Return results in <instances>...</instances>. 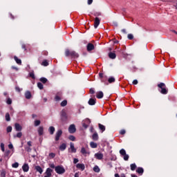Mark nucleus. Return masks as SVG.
Wrapping results in <instances>:
<instances>
[{
    "label": "nucleus",
    "instance_id": "nucleus-11",
    "mask_svg": "<svg viewBox=\"0 0 177 177\" xmlns=\"http://www.w3.org/2000/svg\"><path fill=\"white\" fill-rule=\"evenodd\" d=\"M88 103L90 106H95L96 104V98H90Z\"/></svg>",
    "mask_w": 177,
    "mask_h": 177
},
{
    "label": "nucleus",
    "instance_id": "nucleus-37",
    "mask_svg": "<svg viewBox=\"0 0 177 177\" xmlns=\"http://www.w3.org/2000/svg\"><path fill=\"white\" fill-rule=\"evenodd\" d=\"M62 107H66L67 106V100H64L61 102Z\"/></svg>",
    "mask_w": 177,
    "mask_h": 177
},
{
    "label": "nucleus",
    "instance_id": "nucleus-29",
    "mask_svg": "<svg viewBox=\"0 0 177 177\" xmlns=\"http://www.w3.org/2000/svg\"><path fill=\"white\" fill-rule=\"evenodd\" d=\"M108 82L109 84H113V82H115V78L111 77L108 79Z\"/></svg>",
    "mask_w": 177,
    "mask_h": 177
},
{
    "label": "nucleus",
    "instance_id": "nucleus-54",
    "mask_svg": "<svg viewBox=\"0 0 177 177\" xmlns=\"http://www.w3.org/2000/svg\"><path fill=\"white\" fill-rule=\"evenodd\" d=\"M27 145H28V146L29 147H31V146H32V142L31 141H28V142H27Z\"/></svg>",
    "mask_w": 177,
    "mask_h": 177
},
{
    "label": "nucleus",
    "instance_id": "nucleus-20",
    "mask_svg": "<svg viewBox=\"0 0 177 177\" xmlns=\"http://www.w3.org/2000/svg\"><path fill=\"white\" fill-rule=\"evenodd\" d=\"M103 96H104V94L102 91L97 92L96 97L97 99H102Z\"/></svg>",
    "mask_w": 177,
    "mask_h": 177
},
{
    "label": "nucleus",
    "instance_id": "nucleus-64",
    "mask_svg": "<svg viewBox=\"0 0 177 177\" xmlns=\"http://www.w3.org/2000/svg\"><path fill=\"white\" fill-rule=\"evenodd\" d=\"M50 168H56V167H55V164H51V165H50Z\"/></svg>",
    "mask_w": 177,
    "mask_h": 177
},
{
    "label": "nucleus",
    "instance_id": "nucleus-59",
    "mask_svg": "<svg viewBox=\"0 0 177 177\" xmlns=\"http://www.w3.org/2000/svg\"><path fill=\"white\" fill-rule=\"evenodd\" d=\"M26 151H31V149L30 147H26Z\"/></svg>",
    "mask_w": 177,
    "mask_h": 177
},
{
    "label": "nucleus",
    "instance_id": "nucleus-42",
    "mask_svg": "<svg viewBox=\"0 0 177 177\" xmlns=\"http://www.w3.org/2000/svg\"><path fill=\"white\" fill-rule=\"evenodd\" d=\"M37 86H38L39 89H44V84H42V83H41V82L37 83Z\"/></svg>",
    "mask_w": 177,
    "mask_h": 177
},
{
    "label": "nucleus",
    "instance_id": "nucleus-45",
    "mask_svg": "<svg viewBox=\"0 0 177 177\" xmlns=\"http://www.w3.org/2000/svg\"><path fill=\"white\" fill-rule=\"evenodd\" d=\"M68 139H69V140H71L72 142H75V136H70L68 137Z\"/></svg>",
    "mask_w": 177,
    "mask_h": 177
},
{
    "label": "nucleus",
    "instance_id": "nucleus-22",
    "mask_svg": "<svg viewBox=\"0 0 177 177\" xmlns=\"http://www.w3.org/2000/svg\"><path fill=\"white\" fill-rule=\"evenodd\" d=\"M38 133L39 136H42V135H44V127H39Z\"/></svg>",
    "mask_w": 177,
    "mask_h": 177
},
{
    "label": "nucleus",
    "instance_id": "nucleus-31",
    "mask_svg": "<svg viewBox=\"0 0 177 177\" xmlns=\"http://www.w3.org/2000/svg\"><path fill=\"white\" fill-rule=\"evenodd\" d=\"M10 150H6L4 153V156L5 157H10Z\"/></svg>",
    "mask_w": 177,
    "mask_h": 177
},
{
    "label": "nucleus",
    "instance_id": "nucleus-32",
    "mask_svg": "<svg viewBox=\"0 0 177 177\" xmlns=\"http://www.w3.org/2000/svg\"><path fill=\"white\" fill-rule=\"evenodd\" d=\"M94 172L99 173L100 172V168H99V166L96 165L93 167Z\"/></svg>",
    "mask_w": 177,
    "mask_h": 177
},
{
    "label": "nucleus",
    "instance_id": "nucleus-50",
    "mask_svg": "<svg viewBox=\"0 0 177 177\" xmlns=\"http://www.w3.org/2000/svg\"><path fill=\"white\" fill-rule=\"evenodd\" d=\"M128 39H133V35L129 34L127 36Z\"/></svg>",
    "mask_w": 177,
    "mask_h": 177
},
{
    "label": "nucleus",
    "instance_id": "nucleus-55",
    "mask_svg": "<svg viewBox=\"0 0 177 177\" xmlns=\"http://www.w3.org/2000/svg\"><path fill=\"white\" fill-rule=\"evenodd\" d=\"M80 160H78V158H74L73 159V163L74 164H77V162H78Z\"/></svg>",
    "mask_w": 177,
    "mask_h": 177
},
{
    "label": "nucleus",
    "instance_id": "nucleus-21",
    "mask_svg": "<svg viewBox=\"0 0 177 177\" xmlns=\"http://www.w3.org/2000/svg\"><path fill=\"white\" fill-rule=\"evenodd\" d=\"M81 153L82 154H90L91 153L89 152V151H87L85 147H82L81 149Z\"/></svg>",
    "mask_w": 177,
    "mask_h": 177
},
{
    "label": "nucleus",
    "instance_id": "nucleus-27",
    "mask_svg": "<svg viewBox=\"0 0 177 177\" xmlns=\"http://www.w3.org/2000/svg\"><path fill=\"white\" fill-rule=\"evenodd\" d=\"M48 131L50 133V135H53V133H55V127H50L49 129H48Z\"/></svg>",
    "mask_w": 177,
    "mask_h": 177
},
{
    "label": "nucleus",
    "instance_id": "nucleus-15",
    "mask_svg": "<svg viewBox=\"0 0 177 177\" xmlns=\"http://www.w3.org/2000/svg\"><path fill=\"white\" fill-rule=\"evenodd\" d=\"M53 171V170H52V169L50 168H47L46 171L45 172L46 176H52V172Z\"/></svg>",
    "mask_w": 177,
    "mask_h": 177
},
{
    "label": "nucleus",
    "instance_id": "nucleus-1",
    "mask_svg": "<svg viewBox=\"0 0 177 177\" xmlns=\"http://www.w3.org/2000/svg\"><path fill=\"white\" fill-rule=\"evenodd\" d=\"M65 55L66 56V57H71L73 59H77L80 56L78 55V53H77L75 51H74V50L70 51V50H68V49L66 50Z\"/></svg>",
    "mask_w": 177,
    "mask_h": 177
},
{
    "label": "nucleus",
    "instance_id": "nucleus-13",
    "mask_svg": "<svg viewBox=\"0 0 177 177\" xmlns=\"http://www.w3.org/2000/svg\"><path fill=\"white\" fill-rule=\"evenodd\" d=\"M76 167L77 168V169H81V171H84L85 169V165L78 163L76 165Z\"/></svg>",
    "mask_w": 177,
    "mask_h": 177
},
{
    "label": "nucleus",
    "instance_id": "nucleus-61",
    "mask_svg": "<svg viewBox=\"0 0 177 177\" xmlns=\"http://www.w3.org/2000/svg\"><path fill=\"white\" fill-rule=\"evenodd\" d=\"M21 48L22 49H24V50H27V49L26 48V44H22Z\"/></svg>",
    "mask_w": 177,
    "mask_h": 177
},
{
    "label": "nucleus",
    "instance_id": "nucleus-8",
    "mask_svg": "<svg viewBox=\"0 0 177 177\" xmlns=\"http://www.w3.org/2000/svg\"><path fill=\"white\" fill-rule=\"evenodd\" d=\"M22 170L24 172H28L30 170V166H28V163H24L22 166Z\"/></svg>",
    "mask_w": 177,
    "mask_h": 177
},
{
    "label": "nucleus",
    "instance_id": "nucleus-62",
    "mask_svg": "<svg viewBox=\"0 0 177 177\" xmlns=\"http://www.w3.org/2000/svg\"><path fill=\"white\" fill-rule=\"evenodd\" d=\"M8 148L10 149H13V145L12 144H10L8 145Z\"/></svg>",
    "mask_w": 177,
    "mask_h": 177
},
{
    "label": "nucleus",
    "instance_id": "nucleus-47",
    "mask_svg": "<svg viewBox=\"0 0 177 177\" xmlns=\"http://www.w3.org/2000/svg\"><path fill=\"white\" fill-rule=\"evenodd\" d=\"M99 77H100V78H101L102 82H104V80H103V78H104V75H103V73H99Z\"/></svg>",
    "mask_w": 177,
    "mask_h": 177
},
{
    "label": "nucleus",
    "instance_id": "nucleus-63",
    "mask_svg": "<svg viewBox=\"0 0 177 177\" xmlns=\"http://www.w3.org/2000/svg\"><path fill=\"white\" fill-rule=\"evenodd\" d=\"M82 127H83L84 128H88V124H85V123H83V124H82Z\"/></svg>",
    "mask_w": 177,
    "mask_h": 177
},
{
    "label": "nucleus",
    "instance_id": "nucleus-33",
    "mask_svg": "<svg viewBox=\"0 0 177 177\" xmlns=\"http://www.w3.org/2000/svg\"><path fill=\"white\" fill-rule=\"evenodd\" d=\"M40 82H42V84H46V82H48V79H46V77H41Z\"/></svg>",
    "mask_w": 177,
    "mask_h": 177
},
{
    "label": "nucleus",
    "instance_id": "nucleus-52",
    "mask_svg": "<svg viewBox=\"0 0 177 177\" xmlns=\"http://www.w3.org/2000/svg\"><path fill=\"white\" fill-rule=\"evenodd\" d=\"M90 93L91 95L95 94V88H90Z\"/></svg>",
    "mask_w": 177,
    "mask_h": 177
},
{
    "label": "nucleus",
    "instance_id": "nucleus-26",
    "mask_svg": "<svg viewBox=\"0 0 177 177\" xmlns=\"http://www.w3.org/2000/svg\"><path fill=\"white\" fill-rule=\"evenodd\" d=\"M90 146L91 149H96L97 147V144L94 142H90Z\"/></svg>",
    "mask_w": 177,
    "mask_h": 177
},
{
    "label": "nucleus",
    "instance_id": "nucleus-56",
    "mask_svg": "<svg viewBox=\"0 0 177 177\" xmlns=\"http://www.w3.org/2000/svg\"><path fill=\"white\" fill-rule=\"evenodd\" d=\"M133 85H138V80H134L133 81Z\"/></svg>",
    "mask_w": 177,
    "mask_h": 177
},
{
    "label": "nucleus",
    "instance_id": "nucleus-34",
    "mask_svg": "<svg viewBox=\"0 0 177 177\" xmlns=\"http://www.w3.org/2000/svg\"><path fill=\"white\" fill-rule=\"evenodd\" d=\"M130 168L131 171H135L136 169V164L133 163L130 165Z\"/></svg>",
    "mask_w": 177,
    "mask_h": 177
},
{
    "label": "nucleus",
    "instance_id": "nucleus-19",
    "mask_svg": "<svg viewBox=\"0 0 177 177\" xmlns=\"http://www.w3.org/2000/svg\"><path fill=\"white\" fill-rule=\"evenodd\" d=\"M35 169L40 174H42V172H44V170L42 169V167H41V166H35Z\"/></svg>",
    "mask_w": 177,
    "mask_h": 177
},
{
    "label": "nucleus",
    "instance_id": "nucleus-38",
    "mask_svg": "<svg viewBox=\"0 0 177 177\" xmlns=\"http://www.w3.org/2000/svg\"><path fill=\"white\" fill-rule=\"evenodd\" d=\"M29 77L32 78V80H35V75L34 74V71H32L29 73Z\"/></svg>",
    "mask_w": 177,
    "mask_h": 177
},
{
    "label": "nucleus",
    "instance_id": "nucleus-23",
    "mask_svg": "<svg viewBox=\"0 0 177 177\" xmlns=\"http://www.w3.org/2000/svg\"><path fill=\"white\" fill-rule=\"evenodd\" d=\"M25 97H26V99H31V92L26 91L25 93Z\"/></svg>",
    "mask_w": 177,
    "mask_h": 177
},
{
    "label": "nucleus",
    "instance_id": "nucleus-44",
    "mask_svg": "<svg viewBox=\"0 0 177 177\" xmlns=\"http://www.w3.org/2000/svg\"><path fill=\"white\" fill-rule=\"evenodd\" d=\"M0 176H1V177H6V171L5 170H3V171L1 172Z\"/></svg>",
    "mask_w": 177,
    "mask_h": 177
},
{
    "label": "nucleus",
    "instance_id": "nucleus-18",
    "mask_svg": "<svg viewBox=\"0 0 177 177\" xmlns=\"http://www.w3.org/2000/svg\"><path fill=\"white\" fill-rule=\"evenodd\" d=\"M15 130L17 131H21V129H23V127L19 123H15Z\"/></svg>",
    "mask_w": 177,
    "mask_h": 177
},
{
    "label": "nucleus",
    "instance_id": "nucleus-3",
    "mask_svg": "<svg viewBox=\"0 0 177 177\" xmlns=\"http://www.w3.org/2000/svg\"><path fill=\"white\" fill-rule=\"evenodd\" d=\"M55 172L59 175H62V174H64V172H66V169H64V167H63V166H56Z\"/></svg>",
    "mask_w": 177,
    "mask_h": 177
},
{
    "label": "nucleus",
    "instance_id": "nucleus-39",
    "mask_svg": "<svg viewBox=\"0 0 177 177\" xmlns=\"http://www.w3.org/2000/svg\"><path fill=\"white\" fill-rule=\"evenodd\" d=\"M41 124V120H35L34 125L35 127H38Z\"/></svg>",
    "mask_w": 177,
    "mask_h": 177
},
{
    "label": "nucleus",
    "instance_id": "nucleus-51",
    "mask_svg": "<svg viewBox=\"0 0 177 177\" xmlns=\"http://www.w3.org/2000/svg\"><path fill=\"white\" fill-rule=\"evenodd\" d=\"M7 132L9 133V132H12V126H8L7 127Z\"/></svg>",
    "mask_w": 177,
    "mask_h": 177
},
{
    "label": "nucleus",
    "instance_id": "nucleus-30",
    "mask_svg": "<svg viewBox=\"0 0 177 177\" xmlns=\"http://www.w3.org/2000/svg\"><path fill=\"white\" fill-rule=\"evenodd\" d=\"M14 59L17 64H21V59H19L17 57H14Z\"/></svg>",
    "mask_w": 177,
    "mask_h": 177
},
{
    "label": "nucleus",
    "instance_id": "nucleus-53",
    "mask_svg": "<svg viewBox=\"0 0 177 177\" xmlns=\"http://www.w3.org/2000/svg\"><path fill=\"white\" fill-rule=\"evenodd\" d=\"M55 156H56V155L53 153H49V157H51L52 158H55Z\"/></svg>",
    "mask_w": 177,
    "mask_h": 177
},
{
    "label": "nucleus",
    "instance_id": "nucleus-48",
    "mask_svg": "<svg viewBox=\"0 0 177 177\" xmlns=\"http://www.w3.org/2000/svg\"><path fill=\"white\" fill-rule=\"evenodd\" d=\"M23 136V133L21 132L17 133L15 138H21Z\"/></svg>",
    "mask_w": 177,
    "mask_h": 177
},
{
    "label": "nucleus",
    "instance_id": "nucleus-24",
    "mask_svg": "<svg viewBox=\"0 0 177 177\" xmlns=\"http://www.w3.org/2000/svg\"><path fill=\"white\" fill-rule=\"evenodd\" d=\"M109 57L110 59H115V57H117V55L114 53H109Z\"/></svg>",
    "mask_w": 177,
    "mask_h": 177
},
{
    "label": "nucleus",
    "instance_id": "nucleus-16",
    "mask_svg": "<svg viewBox=\"0 0 177 177\" xmlns=\"http://www.w3.org/2000/svg\"><path fill=\"white\" fill-rule=\"evenodd\" d=\"M70 149L71 150V153H77V149L74 147V143H70Z\"/></svg>",
    "mask_w": 177,
    "mask_h": 177
},
{
    "label": "nucleus",
    "instance_id": "nucleus-57",
    "mask_svg": "<svg viewBox=\"0 0 177 177\" xmlns=\"http://www.w3.org/2000/svg\"><path fill=\"white\" fill-rule=\"evenodd\" d=\"M120 133V135H125V130H121Z\"/></svg>",
    "mask_w": 177,
    "mask_h": 177
},
{
    "label": "nucleus",
    "instance_id": "nucleus-35",
    "mask_svg": "<svg viewBox=\"0 0 177 177\" xmlns=\"http://www.w3.org/2000/svg\"><path fill=\"white\" fill-rule=\"evenodd\" d=\"M120 156H125L127 154V151H125V149H122L120 150Z\"/></svg>",
    "mask_w": 177,
    "mask_h": 177
},
{
    "label": "nucleus",
    "instance_id": "nucleus-5",
    "mask_svg": "<svg viewBox=\"0 0 177 177\" xmlns=\"http://www.w3.org/2000/svg\"><path fill=\"white\" fill-rule=\"evenodd\" d=\"M61 120L63 122H66V121H67V113L64 111H62L61 113Z\"/></svg>",
    "mask_w": 177,
    "mask_h": 177
},
{
    "label": "nucleus",
    "instance_id": "nucleus-41",
    "mask_svg": "<svg viewBox=\"0 0 177 177\" xmlns=\"http://www.w3.org/2000/svg\"><path fill=\"white\" fill-rule=\"evenodd\" d=\"M123 158L124 161H128V160H129V155L127 153L125 155H123Z\"/></svg>",
    "mask_w": 177,
    "mask_h": 177
},
{
    "label": "nucleus",
    "instance_id": "nucleus-12",
    "mask_svg": "<svg viewBox=\"0 0 177 177\" xmlns=\"http://www.w3.org/2000/svg\"><path fill=\"white\" fill-rule=\"evenodd\" d=\"M98 128L101 131V133H103L106 131V127L100 123L98 124Z\"/></svg>",
    "mask_w": 177,
    "mask_h": 177
},
{
    "label": "nucleus",
    "instance_id": "nucleus-14",
    "mask_svg": "<svg viewBox=\"0 0 177 177\" xmlns=\"http://www.w3.org/2000/svg\"><path fill=\"white\" fill-rule=\"evenodd\" d=\"M55 100L56 102H60V100H62V93H57L55 95Z\"/></svg>",
    "mask_w": 177,
    "mask_h": 177
},
{
    "label": "nucleus",
    "instance_id": "nucleus-60",
    "mask_svg": "<svg viewBox=\"0 0 177 177\" xmlns=\"http://www.w3.org/2000/svg\"><path fill=\"white\" fill-rule=\"evenodd\" d=\"M92 2H93V0H88V5H92Z\"/></svg>",
    "mask_w": 177,
    "mask_h": 177
},
{
    "label": "nucleus",
    "instance_id": "nucleus-36",
    "mask_svg": "<svg viewBox=\"0 0 177 177\" xmlns=\"http://www.w3.org/2000/svg\"><path fill=\"white\" fill-rule=\"evenodd\" d=\"M41 66H44V67H46L49 66V63L46 60H44L41 63Z\"/></svg>",
    "mask_w": 177,
    "mask_h": 177
},
{
    "label": "nucleus",
    "instance_id": "nucleus-49",
    "mask_svg": "<svg viewBox=\"0 0 177 177\" xmlns=\"http://www.w3.org/2000/svg\"><path fill=\"white\" fill-rule=\"evenodd\" d=\"M6 103L7 104H12V99L8 97L6 100Z\"/></svg>",
    "mask_w": 177,
    "mask_h": 177
},
{
    "label": "nucleus",
    "instance_id": "nucleus-9",
    "mask_svg": "<svg viewBox=\"0 0 177 177\" xmlns=\"http://www.w3.org/2000/svg\"><path fill=\"white\" fill-rule=\"evenodd\" d=\"M99 24H100V19H99V17H95L94 21V28H97V27H99Z\"/></svg>",
    "mask_w": 177,
    "mask_h": 177
},
{
    "label": "nucleus",
    "instance_id": "nucleus-2",
    "mask_svg": "<svg viewBox=\"0 0 177 177\" xmlns=\"http://www.w3.org/2000/svg\"><path fill=\"white\" fill-rule=\"evenodd\" d=\"M158 88H160V93H162V95H167V93H168V90H167L165 88V84L160 83L158 85Z\"/></svg>",
    "mask_w": 177,
    "mask_h": 177
},
{
    "label": "nucleus",
    "instance_id": "nucleus-28",
    "mask_svg": "<svg viewBox=\"0 0 177 177\" xmlns=\"http://www.w3.org/2000/svg\"><path fill=\"white\" fill-rule=\"evenodd\" d=\"M99 139V135H97V133H94L93 134V140H98Z\"/></svg>",
    "mask_w": 177,
    "mask_h": 177
},
{
    "label": "nucleus",
    "instance_id": "nucleus-46",
    "mask_svg": "<svg viewBox=\"0 0 177 177\" xmlns=\"http://www.w3.org/2000/svg\"><path fill=\"white\" fill-rule=\"evenodd\" d=\"M0 147L1 149V151L4 152L5 151V144L3 142L1 143Z\"/></svg>",
    "mask_w": 177,
    "mask_h": 177
},
{
    "label": "nucleus",
    "instance_id": "nucleus-6",
    "mask_svg": "<svg viewBox=\"0 0 177 177\" xmlns=\"http://www.w3.org/2000/svg\"><path fill=\"white\" fill-rule=\"evenodd\" d=\"M75 131H77V129H75V124H71L69 128H68L69 133H75Z\"/></svg>",
    "mask_w": 177,
    "mask_h": 177
},
{
    "label": "nucleus",
    "instance_id": "nucleus-40",
    "mask_svg": "<svg viewBox=\"0 0 177 177\" xmlns=\"http://www.w3.org/2000/svg\"><path fill=\"white\" fill-rule=\"evenodd\" d=\"M6 120L10 121V115L9 114V113H6Z\"/></svg>",
    "mask_w": 177,
    "mask_h": 177
},
{
    "label": "nucleus",
    "instance_id": "nucleus-17",
    "mask_svg": "<svg viewBox=\"0 0 177 177\" xmlns=\"http://www.w3.org/2000/svg\"><path fill=\"white\" fill-rule=\"evenodd\" d=\"M59 150L61 151H64V150H66V149H67V145L66 143H62L60 146H59Z\"/></svg>",
    "mask_w": 177,
    "mask_h": 177
},
{
    "label": "nucleus",
    "instance_id": "nucleus-7",
    "mask_svg": "<svg viewBox=\"0 0 177 177\" xmlns=\"http://www.w3.org/2000/svg\"><path fill=\"white\" fill-rule=\"evenodd\" d=\"M95 158H96L97 160H103V153L98 152L95 153L94 155Z\"/></svg>",
    "mask_w": 177,
    "mask_h": 177
},
{
    "label": "nucleus",
    "instance_id": "nucleus-4",
    "mask_svg": "<svg viewBox=\"0 0 177 177\" xmlns=\"http://www.w3.org/2000/svg\"><path fill=\"white\" fill-rule=\"evenodd\" d=\"M63 135V131L62 130H58L55 134V141L57 142L59 140L60 137Z\"/></svg>",
    "mask_w": 177,
    "mask_h": 177
},
{
    "label": "nucleus",
    "instance_id": "nucleus-43",
    "mask_svg": "<svg viewBox=\"0 0 177 177\" xmlns=\"http://www.w3.org/2000/svg\"><path fill=\"white\" fill-rule=\"evenodd\" d=\"M12 168H19V162H15L12 165Z\"/></svg>",
    "mask_w": 177,
    "mask_h": 177
},
{
    "label": "nucleus",
    "instance_id": "nucleus-10",
    "mask_svg": "<svg viewBox=\"0 0 177 177\" xmlns=\"http://www.w3.org/2000/svg\"><path fill=\"white\" fill-rule=\"evenodd\" d=\"M86 48H87L88 52H91V50H93V49H95V46L91 43H88L87 44Z\"/></svg>",
    "mask_w": 177,
    "mask_h": 177
},
{
    "label": "nucleus",
    "instance_id": "nucleus-58",
    "mask_svg": "<svg viewBox=\"0 0 177 177\" xmlns=\"http://www.w3.org/2000/svg\"><path fill=\"white\" fill-rule=\"evenodd\" d=\"M19 115H26V111L20 112Z\"/></svg>",
    "mask_w": 177,
    "mask_h": 177
},
{
    "label": "nucleus",
    "instance_id": "nucleus-25",
    "mask_svg": "<svg viewBox=\"0 0 177 177\" xmlns=\"http://www.w3.org/2000/svg\"><path fill=\"white\" fill-rule=\"evenodd\" d=\"M136 172L138 174H140V175H142L143 174V172H145V170L143 169V168L142 167H138L136 170Z\"/></svg>",
    "mask_w": 177,
    "mask_h": 177
}]
</instances>
